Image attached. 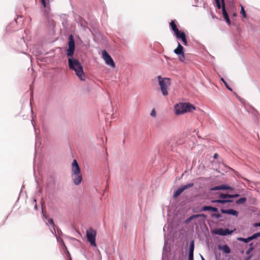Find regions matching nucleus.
<instances>
[{
	"mask_svg": "<svg viewBox=\"0 0 260 260\" xmlns=\"http://www.w3.org/2000/svg\"><path fill=\"white\" fill-rule=\"evenodd\" d=\"M68 45L69 48L67 50V55L69 57V68L75 72L76 75L81 80H84L85 75L84 74L82 66L78 60L73 57L75 51V42L72 35L69 37Z\"/></svg>",
	"mask_w": 260,
	"mask_h": 260,
	"instance_id": "f257e3e1",
	"label": "nucleus"
},
{
	"mask_svg": "<svg viewBox=\"0 0 260 260\" xmlns=\"http://www.w3.org/2000/svg\"><path fill=\"white\" fill-rule=\"evenodd\" d=\"M175 114L177 115H182L186 113H190L195 110L196 108L194 106L188 102L179 103L174 107Z\"/></svg>",
	"mask_w": 260,
	"mask_h": 260,
	"instance_id": "f03ea898",
	"label": "nucleus"
},
{
	"mask_svg": "<svg viewBox=\"0 0 260 260\" xmlns=\"http://www.w3.org/2000/svg\"><path fill=\"white\" fill-rule=\"evenodd\" d=\"M199 211L200 212L206 211L214 212L210 214V216L212 218L219 219L222 217V215L218 213V209L216 207L203 206L199 210Z\"/></svg>",
	"mask_w": 260,
	"mask_h": 260,
	"instance_id": "7ed1b4c3",
	"label": "nucleus"
},
{
	"mask_svg": "<svg viewBox=\"0 0 260 260\" xmlns=\"http://www.w3.org/2000/svg\"><path fill=\"white\" fill-rule=\"evenodd\" d=\"M86 236L88 241L90 243L91 245L96 247L95 238L96 236V232L92 228H90L86 231Z\"/></svg>",
	"mask_w": 260,
	"mask_h": 260,
	"instance_id": "20e7f679",
	"label": "nucleus"
},
{
	"mask_svg": "<svg viewBox=\"0 0 260 260\" xmlns=\"http://www.w3.org/2000/svg\"><path fill=\"white\" fill-rule=\"evenodd\" d=\"M185 49L183 46L178 42L177 47L174 50V53L177 55L181 62H184L185 59Z\"/></svg>",
	"mask_w": 260,
	"mask_h": 260,
	"instance_id": "39448f33",
	"label": "nucleus"
},
{
	"mask_svg": "<svg viewBox=\"0 0 260 260\" xmlns=\"http://www.w3.org/2000/svg\"><path fill=\"white\" fill-rule=\"evenodd\" d=\"M234 230H231L229 229L219 228L212 232V233L221 236H226L232 235Z\"/></svg>",
	"mask_w": 260,
	"mask_h": 260,
	"instance_id": "423d86ee",
	"label": "nucleus"
},
{
	"mask_svg": "<svg viewBox=\"0 0 260 260\" xmlns=\"http://www.w3.org/2000/svg\"><path fill=\"white\" fill-rule=\"evenodd\" d=\"M177 41H181L185 46H188V42L187 40V36L185 33L181 30L174 35Z\"/></svg>",
	"mask_w": 260,
	"mask_h": 260,
	"instance_id": "0eeeda50",
	"label": "nucleus"
},
{
	"mask_svg": "<svg viewBox=\"0 0 260 260\" xmlns=\"http://www.w3.org/2000/svg\"><path fill=\"white\" fill-rule=\"evenodd\" d=\"M102 56L107 65H109L112 68L115 67V64L113 59L108 53V52L105 50L102 51Z\"/></svg>",
	"mask_w": 260,
	"mask_h": 260,
	"instance_id": "6e6552de",
	"label": "nucleus"
},
{
	"mask_svg": "<svg viewBox=\"0 0 260 260\" xmlns=\"http://www.w3.org/2000/svg\"><path fill=\"white\" fill-rule=\"evenodd\" d=\"M220 211L222 214L230 215L234 216L237 217L239 214V212L233 209H220Z\"/></svg>",
	"mask_w": 260,
	"mask_h": 260,
	"instance_id": "1a4fd4ad",
	"label": "nucleus"
},
{
	"mask_svg": "<svg viewBox=\"0 0 260 260\" xmlns=\"http://www.w3.org/2000/svg\"><path fill=\"white\" fill-rule=\"evenodd\" d=\"M72 178L73 180L74 183L78 185L81 183L82 181V175L81 173L72 174Z\"/></svg>",
	"mask_w": 260,
	"mask_h": 260,
	"instance_id": "9d476101",
	"label": "nucleus"
},
{
	"mask_svg": "<svg viewBox=\"0 0 260 260\" xmlns=\"http://www.w3.org/2000/svg\"><path fill=\"white\" fill-rule=\"evenodd\" d=\"M81 173L80 168L76 159H74L72 164V174Z\"/></svg>",
	"mask_w": 260,
	"mask_h": 260,
	"instance_id": "9b49d317",
	"label": "nucleus"
},
{
	"mask_svg": "<svg viewBox=\"0 0 260 260\" xmlns=\"http://www.w3.org/2000/svg\"><path fill=\"white\" fill-rule=\"evenodd\" d=\"M228 198H230L229 193L220 192L219 193V204L222 205L226 204Z\"/></svg>",
	"mask_w": 260,
	"mask_h": 260,
	"instance_id": "f8f14e48",
	"label": "nucleus"
},
{
	"mask_svg": "<svg viewBox=\"0 0 260 260\" xmlns=\"http://www.w3.org/2000/svg\"><path fill=\"white\" fill-rule=\"evenodd\" d=\"M170 26L171 28V30L174 32V35L181 31L179 30L177 28V25L176 24V20H171L170 23Z\"/></svg>",
	"mask_w": 260,
	"mask_h": 260,
	"instance_id": "ddd939ff",
	"label": "nucleus"
},
{
	"mask_svg": "<svg viewBox=\"0 0 260 260\" xmlns=\"http://www.w3.org/2000/svg\"><path fill=\"white\" fill-rule=\"evenodd\" d=\"M222 13L223 17L226 23L229 25L231 24V20L229 18L228 13L227 12L225 7H222Z\"/></svg>",
	"mask_w": 260,
	"mask_h": 260,
	"instance_id": "4468645a",
	"label": "nucleus"
},
{
	"mask_svg": "<svg viewBox=\"0 0 260 260\" xmlns=\"http://www.w3.org/2000/svg\"><path fill=\"white\" fill-rule=\"evenodd\" d=\"M218 248L222 250L223 253L226 254H229L231 252L230 247L226 244H224L222 246H218Z\"/></svg>",
	"mask_w": 260,
	"mask_h": 260,
	"instance_id": "2eb2a0df",
	"label": "nucleus"
},
{
	"mask_svg": "<svg viewBox=\"0 0 260 260\" xmlns=\"http://www.w3.org/2000/svg\"><path fill=\"white\" fill-rule=\"evenodd\" d=\"M183 190H182V187H181V186L178 187L177 189H176L173 192V197L174 199H175L176 198H177L178 197H179L183 192Z\"/></svg>",
	"mask_w": 260,
	"mask_h": 260,
	"instance_id": "dca6fc26",
	"label": "nucleus"
},
{
	"mask_svg": "<svg viewBox=\"0 0 260 260\" xmlns=\"http://www.w3.org/2000/svg\"><path fill=\"white\" fill-rule=\"evenodd\" d=\"M194 249V240H192L190 242V243H189L188 254L193 255Z\"/></svg>",
	"mask_w": 260,
	"mask_h": 260,
	"instance_id": "f3484780",
	"label": "nucleus"
},
{
	"mask_svg": "<svg viewBox=\"0 0 260 260\" xmlns=\"http://www.w3.org/2000/svg\"><path fill=\"white\" fill-rule=\"evenodd\" d=\"M216 7L218 9H222V7H225L224 0H215Z\"/></svg>",
	"mask_w": 260,
	"mask_h": 260,
	"instance_id": "a211bd4d",
	"label": "nucleus"
},
{
	"mask_svg": "<svg viewBox=\"0 0 260 260\" xmlns=\"http://www.w3.org/2000/svg\"><path fill=\"white\" fill-rule=\"evenodd\" d=\"M166 90L169 89V87L171 85V79L168 77H164V85Z\"/></svg>",
	"mask_w": 260,
	"mask_h": 260,
	"instance_id": "6ab92c4d",
	"label": "nucleus"
},
{
	"mask_svg": "<svg viewBox=\"0 0 260 260\" xmlns=\"http://www.w3.org/2000/svg\"><path fill=\"white\" fill-rule=\"evenodd\" d=\"M237 240L238 241L243 242L245 243H247L249 242L250 241H252L250 236H249L247 238L238 237V238H237Z\"/></svg>",
	"mask_w": 260,
	"mask_h": 260,
	"instance_id": "aec40b11",
	"label": "nucleus"
},
{
	"mask_svg": "<svg viewBox=\"0 0 260 260\" xmlns=\"http://www.w3.org/2000/svg\"><path fill=\"white\" fill-rule=\"evenodd\" d=\"M197 218V214H192L189 217L186 218L184 221L185 224H188L190 223L192 220Z\"/></svg>",
	"mask_w": 260,
	"mask_h": 260,
	"instance_id": "412c9836",
	"label": "nucleus"
},
{
	"mask_svg": "<svg viewBox=\"0 0 260 260\" xmlns=\"http://www.w3.org/2000/svg\"><path fill=\"white\" fill-rule=\"evenodd\" d=\"M246 197H242L236 201V204L237 205L244 204L246 202Z\"/></svg>",
	"mask_w": 260,
	"mask_h": 260,
	"instance_id": "4be33fe9",
	"label": "nucleus"
},
{
	"mask_svg": "<svg viewBox=\"0 0 260 260\" xmlns=\"http://www.w3.org/2000/svg\"><path fill=\"white\" fill-rule=\"evenodd\" d=\"M254 249V246H253V243L251 242L249 244V248L248 250L246 251V254L247 255H249L250 252L252 251Z\"/></svg>",
	"mask_w": 260,
	"mask_h": 260,
	"instance_id": "5701e85b",
	"label": "nucleus"
},
{
	"mask_svg": "<svg viewBox=\"0 0 260 260\" xmlns=\"http://www.w3.org/2000/svg\"><path fill=\"white\" fill-rule=\"evenodd\" d=\"M193 186H194L193 183H187L186 184L181 185V187H182V190H183V191H184L186 189H187L190 187H193Z\"/></svg>",
	"mask_w": 260,
	"mask_h": 260,
	"instance_id": "b1692460",
	"label": "nucleus"
},
{
	"mask_svg": "<svg viewBox=\"0 0 260 260\" xmlns=\"http://www.w3.org/2000/svg\"><path fill=\"white\" fill-rule=\"evenodd\" d=\"M221 186L222 190H233L234 189L233 187L226 184H221Z\"/></svg>",
	"mask_w": 260,
	"mask_h": 260,
	"instance_id": "393cba45",
	"label": "nucleus"
},
{
	"mask_svg": "<svg viewBox=\"0 0 260 260\" xmlns=\"http://www.w3.org/2000/svg\"><path fill=\"white\" fill-rule=\"evenodd\" d=\"M220 80L224 83L226 88L230 91H232V88L229 85L226 81L224 79L223 77H220Z\"/></svg>",
	"mask_w": 260,
	"mask_h": 260,
	"instance_id": "a878e982",
	"label": "nucleus"
},
{
	"mask_svg": "<svg viewBox=\"0 0 260 260\" xmlns=\"http://www.w3.org/2000/svg\"><path fill=\"white\" fill-rule=\"evenodd\" d=\"M240 7H241V10H240V13L242 15L243 18H246L247 17V15H246V12L244 10V8L241 5H240Z\"/></svg>",
	"mask_w": 260,
	"mask_h": 260,
	"instance_id": "bb28decb",
	"label": "nucleus"
},
{
	"mask_svg": "<svg viewBox=\"0 0 260 260\" xmlns=\"http://www.w3.org/2000/svg\"><path fill=\"white\" fill-rule=\"evenodd\" d=\"M48 222L49 224L52 225L53 228V231H51L52 233L54 234V232L55 233V225L54 224V221L53 219L49 218L48 220Z\"/></svg>",
	"mask_w": 260,
	"mask_h": 260,
	"instance_id": "cd10ccee",
	"label": "nucleus"
},
{
	"mask_svg": "<svg viewBox=\"0 0 260 260\" xmlns=\"http://www.w3.org/2000/svg\"><path fill=\"white\" fill-rule=\"evenodd\" d=\"M55 236L56 237L57 241L61 245V246H63V247H65L66 249H67V247L63 242V240L61 238L58 237L56 234H55Z\"/></svg>",
	"mask_w": 260,
	"mask_h": 260,
	"instance_id": "c85d7f7f",
	"label": "nucleus"
},
{
	"mask_svg": "<svg viewBox=\"0 0 260 260\" xmlns=\"http://www.w3.org/2000/svg\"><path fill=\"white\" fill-rule=\"evenodd\" d=\"M211 191H216L221 190V185L212 186L210 188Z\"/></svg>",
	"mask_w": 260,
	"mask_h": 260,
	"instance_id": "c756f323",
	"label": "nucleus"
},
{
	"mask_svg": "<svg viewBox=\"0 0 260 260\" xmlns=\"http://www.w3.org/2000/svg\"><path fill=\"white\" fill-rule=\"evenodd\" d=\"M260 237V232H257L254 233L251 236H250L251 239L252 240L256 239V238Z\"/></svg>",
	"mask_w": 260,
	"mask_h": 260,
	"instance_id": "7c9ffc66",
	"label": "nucleus"
},
{
	"mask_svg": "<svg viewBox=\"0 0 260 260\" xmlns=\"http://www.w3.org/2000/svg\"><path fill=\"white\" fill-rule=\"evenodd\" d=\"M158 79L160 89L162 91V78H161V76H158Z\"/></svg>",
	"mask_w": 260,
	"mask_h": 260,
	"instance_id": "2f4dec72",
	"label": "nucleus"
},
{
	"mask_svg": "<svg viewBox=\"0 0 260 260\" xmlns=\"http://www.w3.org/2000/svg\"><path fill=\"white\" fill-rule=\"evenodd\" d=\"M229 196L230 198L234 199V198H238L239 197H240V195L239 193H235V194L229 193Z\"/></svg>",
	"mask_w": 260,
	"mask_h": 260,
	"instance_id": "473e14b6",
	"label": "nucleus"
},
{
	"mask_svg": "<svg viewBox=\"0 0 260 260\" xmlns=\"http://www.w3.org/2000/svg\"><path fill=\"white\" fill-rule=\"evenodd\" d=\"M197 218L203 217L204 218H206L207 217V216L204 213L197 214Z\"/></svg>",
	"mask_w": 260,
	"mask_h": 260,
	"instance_id": "72a5a7b5",
	"label": "nucleus"
},
{
	"mask_svg": "<svg viewBox=\"0 0 260 260\" xmlns=\"http://www.w3.org/2000/svg\"><path fill=\"white\" fill-rule=\"evenodd\" d=\"M150 115L152 116V117H156V111H155V109H153L150 113Z\"/></svg>",
	"mask_w": 260,
	"mask_h": 260,
	"instance_id": "f704fd0d",
	"label": "nucleus"
},
{
	"mask_svg": "<svg viewBox=\"0 0 260 260\" xmlns=\"http://www.w3.org/2000/svg\"><path fill=\"white\" fill-rule=\"evenodd\" d=\"M47 1L49 2L48 0H41V2L44 8L47 7Z\"/></svg>",
	"mask_w": 260,
	"mask_h": 260,
	"instance_id": "c9c22d12",
	"label": "nucleus"
},
{
	"mask_svg": "<svg viewBox=\"0 0 260 260\" xmlns=\"http://www.w3.org/2000/svg\"><path fill=\"white\" fill-rule=\"evenodd\" d=\"M211 203H212V204H215V203H218V204H219V197L217 199H216L211 200Z\"/></svg>",
	"mask_w": 260,
	"mask_h": 260,
	"instance_id": "e433bc0d",
	"label": "nucleus"
},
{
	"mask_svg": "<svg viewBox=\"0 0 260 260\" xmlns=\"http://www.w3.org/2000/svg\"><path fill=\"white\" fill-rule=\"evenodd\" d=\"M199 223L200 225H202L203 224H205V219H199Z\"/></svg>",
	"mask_w": 260,
	"mask_h": 260,
	"instance_id": "4c0bfd02",
	"label": "nucleus"
},
{
	"mask_svg": "<svg viewBox=\"0 0 260 260\" xmlns=\"http://www.w3.org/2000/svg\"><path fill=\"white\" fill-rule=\"evenodd\" d=\"M188 260H194L193 255L188 254Z\"/></svg>",
	"mask_w": 260,
	"mask_h": 260,
	"instance_id": "58836bf2",
	"label": "nucleus"
},
{
	"mask_svg": "<svg viewBox=\"0 0 260 260\" xmlns=\"http://www.w3.org/2000/svg\"><path fill=\"white\" fill-rule=\"evenodd\" d=\"M252 257V255H248V256L244 258V260H250Z\"/></svg>",
	"mask_w": 260,
	"mask_h": 260,
	"instance_id": "ea45409f",
	"label": "nucleus"
},
{
	"mask_svg": "<svg viewBox=\"0 0 260 260\" xmlns=\"http://www.w3.org/2000/svg\"><path fill=\"white\" fill-rule=\"evenodd\" d=\"M168 94V90H166L165 88H164V96H166Z\"/></svg>",
	"mask_w": 260,
	"mask_h": 260,
	"instance_id": "a19ab883",
	"label": "nucleus"
},
{
	"mask_svg": "<svg viewBox=\"0 0 260 260\" xmlns=\"http://www.w3.org/2000/svg\"><path fill=\"white\" fill-rule=\"evenodd\" d=\"M56 229H57V233H58V234H60V233H61V230H60L58 227H56V226H55V229H56ZM54 234V235H55V234H56V232H55V233H54V234Z\"/></svg>",
	"mask_w": 260,
	"mask_h": 260,
	"instance_id": "79ce46f5",
	"label": "nucleus"
},
{
	"mask_svg": "<svg viewBox=\"0 0 260 260\" xmlns=\"http://www.w3.org/2000/svg\"><path fill=\"white\" fill-rule=\"evenodd\" d=\"M253 225L255 228L260 227V223H254Z\"/></svg>",
	"mask_w": 260,
	"mask_h": 260,
	"instance_id": "37998d69",
	"label": "nucleus"
},
{
	"mask_svg": "<svg viewBox=\"0 0 260 260\" xmlns=\"http://www.w3.org/2000/svg\"><path fill=\"white\" fill-rule=\"evenodd\" d=\"M232 198H228L227 199V203H233L234 202V201L233 200H232Z\"/></svg>",
	"mask_w": 260,
	"mask_h": 260,
	"instance_id": "c03bdc74",
	"label": "nucleus"
},
{
	"mask_svg": "<svg viewBox=\"0 0 260 260\" xmlns=\"http://www.w3.org/2000/svg\"><path fill=\"white\" fill-rule=\"evenodd\" d=\"M218 156V154L216 153L214 154L213 158H214V159H216V158H217Z\"/></svg>",
	"mask_w": 260,
	"mask_h": 260,
	"instance_id": "a18cd8bd",
	"label": "nucleus"
},
{
	"mask_svg": "<svg viewBox=\"0 0 260 260\" xmlns=\"http://www.w3.org/2000/svg\"><path fill=\"white\" fill-rule=\"evenodd\" d=\"M166 241H165V240H164V246H163L164 249H165V247L166 246Z\"/></svg>",
	"mask_w": 260,
	"mask_h": 260,
	"instance_id": "49530a36",
	"label": "nucleus"
},
{
	"mask_svg": "<svg viewBox=\"0 0 260 260\" xmlns=\"http://www.w3.org/2000/svg\"><path fill=\"white\" fill-rule=\"evenodd\" d=\"M200 256H201L202 260H205V258L203 257V256L201 254H200Z\"/></svg>",
	"mask_w": 260,
	"mask_h": 260,
	"instance_id": "de8ad7c7",
	"label": "nucleus"
},
{
	"mask_svg": "<svg viewBox=\"0 0 260 260\" xmlns=\"http://www.w3.org/2000/svg\"><path fill=\"white\" fill-rule=\"evenodd\" d=\"M62 246V249H63V250L64 251H65V250H67V249H66V248H65V247H63V246Z\"/></svg>",
	"mask_w": 260,
	"mask_h": 260,
	"instance_id": "09e8293b",
	"label": "nucleus"
},
{
	"mask_svg": "<svg viewBox=\"0 0 260 260\" xmlns=\"http://www.w3.org/2000/svg\"><path fill=\"white\" fill-rule=\"evenodd\" d=\"M68 254L70 255L69 252L67 251Z\"/></svg>",
	"mask_w": 260,
	"mask_h": 260,
	"instance_id": "8fccbe9b",
	"label": "nucleus"
},
{
	"mask_svg": "<svg viewBox=\"0 0 260 260\" xmlns=\"http://www.w3.org/2000/svg\"><path fill=\"white\" fill-rule=\"evenodd\" d=\"M244 252V251L243 250H242L241 251V253H243Z\"/></svg>",
	"mask_w": 260,
	"mask_h": 260,
	"instance_id": "3c124183",
	"label": "nucleus"
},
{
	"mask_svg": "<svg viewBox=\"0 0 260 260\" xmlns=\"http://www.w3.org/2000/svg\"><path fill=\"white\" fill-rule=\"evenodd\" d=\"M215 258H216V259H217V255H215Z\"/></svg>",
	"mask_w": 260,
	"mask_h": 260,
	"instance_id": "603ef678",
	"label": "nucleus"
},
{
	"mask_svg": "<svg viewBox=\"0 0 260 260\" xmlns=\"http://www.w3.org/2000/svg\"><path fill=\"white\" fill-rule=\"evenodd\" d=\"M233 16H236V14H233Z\"/></svg>",
	"mask_w": 260,
	"mask_h": 260,
	"instance_id": "864d4df0",
	"label": "nucleus"
},
{
	"mask_svg": "<svg viewBox=\"0 0 260 260\" xmlns=\"http://www.w3.org/2000/svg\"><path fill=\"white\" fill-rule=\"evenodd\" d=\"M163 231H164V232H165V228H164Z\"/></svg>",
	"mask_w": 260,
	"mask_h": 260,
	"instance_id": "5fc2aeb1",
	"label": "nucleus"
}]
</instances>
